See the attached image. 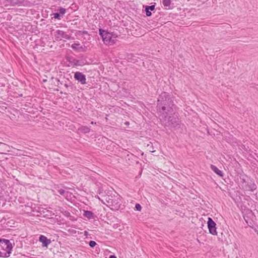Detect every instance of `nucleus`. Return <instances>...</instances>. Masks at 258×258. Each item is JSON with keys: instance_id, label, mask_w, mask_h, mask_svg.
<instances>
[{"instance_id": "35", "label": "nucleus", "mask_w": 258, "mask_h": 258, "mask_svg": "<svg viewBox=\"0 0 258 258\" xmlns=\"http://www.w3.org/2000/svg\"><path fill=\"white\" fill-rule=\"evenodd\" d=\"M3 221V220H1V223H2Z\"/></svg>"}, {"instance_id": "20", "label": "nucleus", "mask_w": 258, "mask_h": 258, "mask_svg": "<svg viewBox=\"0 0 258 258\" xmlns=\"http://www.w3.org/2000/svg\"><path fill=\"white\" fill-rule=\"evenodd\" d=\"M63 214L67 217H71L70 213L68 211H64L62 212Z\"/></svg>"}, {"instance_id": "9", "label": "nucleus", "mask_w": 258, "mask_h": 258, "mask_svg": "<svg viewBox=\"0 0 258 258\" xmlns=\"http://www.w3.org/2000/svg\"><path fill=\"white\" fill-rule=\"evenodd\" d=\"M58 11V12L53 14V18L57 20H61L66 13V10L63 8L60 7Z\"/></svg>"}, {"instance_id": "25", "label": "nucleus", "mask_w": 258, "mask_h": 258, "mask_svg": "<svg viewBox=\"0 0 258 258\" xmlns=\"http://www.w3.org/2000/svg\"><path fill=\"white\" fill-rule=\"evenodd\" d=\"M49 243H42V246L43 247H45L46 248H47L48 247V245Z\"/></svg>"}, {"instance_id": "1", "label": "nucleus", "mask_w": 258, "mask_h": 258, "mask_svg": "<svg viewBox=\"0 0 258 258\" xmlns=\"http://www.w3.org/2000/svg\"><path fill=\"white\" fill-rule=\"evenodd\" d=\"M174 105L173 100L168 93L163 92L159 95L157 100V108L160 113L161 120H166L168 113L172 111Z\"/></svg>"}, {"instance_id": "32", "label": "nucleus", "mask_w": 258, "mask_h": 258, "mask_svg": "<svg viewBox=\"0 0 258 258\" xmlns=\"http://www.w3.org/2000/svg\"><path fill=\"white\" fill-rule=\"evenodd\" d=\"M64 86H65L67 88H68V86H68V84H66L64 85Z\"/></svg>"}, {"instance_id": "4", "label": "nucleus", "mask_w": 258, "mask_h": 258, "mask_svg": "<svg viewBox=\"0 0 258 258\" xmlns=\"http://www.w3.org/2000/svg\"><path fill=\"white\" fill-rule=\"evenodd\" d=\"M6 246V250L4 249V251H0V257H7L10 256L13 245L12 243H4Z\"/></svg>"}, {"instance_id": "7", "label": "nucleus", "mask_w": 258, "mask_h": 258, "mask_svg": "<svg viewBox=\"0 0 258 258\" xmlns=\"http://www.w3.org/2000/svg\"><path fill=\"white\" fill-rule=\"evenodd\" d=\"M168 123L171 127H179L180 126V121L178 118L169 117Z\"/></svg>"}, {"instance_id": "24", "label": "nucleus", "mask_w": 258, "mask_h": 258, "mask_svg": "<svg viewBox=\"0 0 258 258\" xmlns=\"http://www.w3.org/2000/svg\"><path fill=\"white\" fill-rule=\"evenodd\" d=\"M145 11H146V14L147 16L150 17L152 15V13L150 11V10H149L146 8Z\"/></svg>"}, {"instance_id": "21", "label": "nucleus", "mask_w": 258, "mask_h": 258, "mask_svg": "<svg viewBox=\"0 0 258 258\" xmlns=\"http://www.w3.org/2000/svg\"><path fill=\"white\" fill-rule=\"evenodd\" d=\"M135 208L136 210L138 211H141L142 210V207L139 204H136L135 206Z\"/></svg>"}, {"instance_id": "26", "label": "nucleus", "mask_w": 258, "mask_h": 258, "mask_svg": "<svg viewBox=\"0 0 258 258\" xmlns=\"http://www.w3.org/2000/svg\"><path fill=\"white\" fill-rule=\"evenodd\" d=\"M0 242H10V240H8V239H1L0 238Z\"/></svg>"}, {"instance_id": "3", "label": "nucleus", "mask_w": 258, "mask_h": 258, "mask_svg": "<svg viewBox=\"0 0 258 258\" xmlns=\"http://www.w3.org/2000/svg\"><path fill=\"white\" fill-rule=\"evenodd\" d=\"M54 37L56 40H62L66 41L67 40L71 39V36L67 32L60 30H56L54 33Z\"/></svg>"}, {"instance_id": "8", "label": "nucleus", "mask_w": 258, "mask_h": 258, "mask_svg": "<svg viewBox=\"0 0 258 258\" xmlns=\"http://www.w3.org/2000/svg\"><path fill=\"white\" fill-rule=\"evenodd\" d=\"M117 200L115 199H111L110 198H109L108 200L107 201V202L108 203V205L109 206H110L111 209H117L119 208V204L118 202L116 201Z\"/></svg>"}, {"instance_id": "22", "label": "nucleus", "mask_w": 258, "mask_h": 258, "mask_svg": "<svg viewBox=\"0 0 258 258\" xmlns=\"http://www.w3.org/2000/svg\"><path fill=\"white\" fill-rule=\"evenodd\" d=\"M66 191V190H63V189H59L57 190V192L61 195L62 196H64V195L65 194V192Z\"/></svg>"}, {"instance_id": "28", "label": "nucleus", "mask_w": 258, "mask_h": 258, "mask_svg": "<svg viewBox=\"0 0 258 258\" xmlns=\"http://www.w3.org/2000/svg\"><path fill=\"white\" fill-rule=\"evenodd\" d=\"M109 258H117V257L114 255H111L109 256Z\"/></svg>"}, {"instance_id": "23", "label": "nucleus", "mask_w": 258, "mask_h": 258, "mask_svg": "<svg viewBox=\"0 0 258 258\" xmlns=\"http://www.w3.org/2000/svg\"><path fill=\"white\" fill-rule=\"evenodd\" d=\"M146 8L148 9L149 10L153 11L155 9V5L146 6Z\"/></svg>"}, {"instance_id": "18", "label": "nucleus", "mask_w": 258, "mask_h": 258, "mask_svg": "<svg viewBox=\"0 0 258 258\" xmlns=\"http://www.w3.org/2000/svg\"><path fill=\"white\" fill-rule=\"evenodd\" d=\"M72 194L68 191H66L65 192V194L64 195L63 197L67 200H71L72 198Z\"/></svg>"}, {"instance_id": "33", "label": "nucleus", "mask_w": 258, "mask_h": 258, "mask_svg": "<svg viewBox=\"0 0 258 258\" xmlns=\"http://www.w3.org/2000/svg\"><path fill=\"white\" fill-rule=\"evenodd\" d=\"M89 242H95V241H93V240H90Z\"/></svg>"}, {"instance_id": "14", "label": "nucleus", "mask_w": 258, "mask_h": 258, "mask_svg": "<svg viewBox=\"0 0 258 258\" xmlns=\"http://www.w3.org/2000/svg\"><path fill=\"white\" fill-rule=\"evenodd\" d=\"M211 169L217 175H218L220 177L223 176V173L222 171L220 170L216 166L213 165H211Z\"/></svg>"}, {"instance_id": "34", "label": "nucleus", "mask_w": 258, "mask_h": 258, "mask_svg": "<svg viewBox=\"0 0 258 258\" xmlns=\"http://www.w3.org/2000/svg\"><path fill=\"white\" fill-rule=\"evenodd\" d=\"M126 124H128V122H126Z\"/></svg>"}, {"instance_id": "12", "label": "nucleus", "mask_w": 258, "mask_h": 258, "mask_svg": "<svg viewBox=\"0 0 258 258\" xmlns=\"http://www.w3.org/2000/svg\"><path fill=\"white\" fill-rule=\"evenodd\" d=\"M38 238L39 239V241L40 242H51V240L50 239H48L46 236L42 235H40L39 236L38 235H35L33 237V239L32 240L37 241L38 240Z\"/></svg>"}, {"instance_id": "6", "label": "nucleus", "mask_w": 258, "mask_h": 258, "mask_svg": "<svg viewBox=\"0 0 258 258\" xmlns=\"http://www.w3.org/2000/svg\"><path fill=\"white\" fill-rule=\"evenodd\" d=\"M74 78L82 85L86 84V76L82 73L80 72H76L74 75Z\"/></svg>"}, {"instance_id": "29", "label": "nucleus", "mask_w": 258, "mask_h": 258, "mask_svg": "<svg viewBox=\"0 0 258 258\" xmlns=\"http://www.w3.org/2000/svg\"><path fill=\"white\" fill-rule=\"evenodd\" d=\"M82 33L83 34H88V32H87V31H83L82 32Z\"/></svg>"}, {"instance_id": "13", "label": "nucleus", "mask_w": 258, "mask_h": 258, "mask_svg": "<svg viewBox=\"0 0 258 258\" xmlns=\"http://www.w3.org/2000/svg\"><path fill=\"white\" fill-rule=\"evenodd\" d=\"M78 131L83 134H87L90 132V127L87 126L81 125L78 128Z\"/></svg>"}, {"instance_id": "10", "label": "nucleus", "mask_w": 258, "mask_h": 258, "mask_svg": "<svg viewBox=\"0 0 258 258\" xmlns=\"http://www.w3.org/2000/svg\"><path fill=\"white\" fill-rule=\"evenodd\" d=\"M10 4L13 5H19V6H27L28 4V0H10Z\"/></svg>"}, {"instance_id": "30", "label": "nucleus", "mask_w": 258, "mask_h": 258, "mask_svg": "<svg viewBox=\"0 0 258 258\" xmlns=\"http://www.w3.org/2000/svg\"><path fill=\"white\" fill-rule=\"evenodd\" d=\"M84 234H85V235L87 236V235H88V232H87V231H85L84 232Z\"/></svg>"}, {"instance_id": "27", "label": "nucleus", "mask_w": 258, "mask_h": 258, "mask_svg": "<svg viewBox=\"0 0 258 258\" xmlns=\"http://www.w3.org/2000/svg\"><path fill=\"white\" fill-rule=\"evenodd\" d=\"M89 244L91 247L93 248L96 246L97 243H89Z\"/></svg>"}, {"instance_id": "16", "label": "nucleus", "mask_w": 258, "mask_h": 258, "mask_svg": "<svg viewBox=\"0 0 258 258\" xmlns=\"http://www.w3.org/2000/svg\"><path fill=\"white\" fill-rule=\"evenodd\" d=\"M71 63L72 64L75 66H81L83 65L81 60L76 59H73V60L71 61Z\"/></svg>"}, {"instance_id": "19", "label": "nucleus", "mask_w": 258, "mask_h": 258, "mask_svg": "<svg viewBox=\"0 0 258 258\" xmlns=\"http://www.w3.org/2000/svg\"><path fill=\"white\" fill-rule=\"evenodd\" d=\"M79 43H73L71 45V48L74 50H78V46H79Z\"/></svg>"}, {"instance_id": "2", "label": "nucleus", "mask_w": 258, "mask_h": 258, "mask_svg": "<svg viewBox=\"0 0 258 258\" xmlns=\"http://www.w3.org/2000/svg\"><path fill=\"white\" fill-rule=\"evenodd\" d=\"M99 31L105 44L112 45L116 42L117 36L115 34L109 32L102 29H100Z\"/></svg>"}, {"instance_id": "17", "label": "nucleus", "mask_w": 258, "mask_h": 258, "mask_svg": "<svg viewBox=\"0 0 258 258\" xmlns=\"http://www.w3.org/2000/svg\"><path fill=\"white\" fill-rule=\"evenodd\" d=\"M162 5L164 6V7H169L170 5H171V0H162Z\"/></svg>"}, {"instance_id": "11", "label": "nucleus", "mask_w": 258, "mask_h": 258, "mask_svg": "<svg viewBox=\"0 0 258 258\" xmlns=\"http://www.w3.org/2000/svg\"><path fill=\"white\" fill-rule=\"evenodd\" d=\"M83 216L89 220L95 219L96 218H97V216L94 213H93L92 211L88 210L84 211Z\"/></svg>"}, {"instance_id": "15", "label": "nucleus", "mask_w": 258, "mask_h": 258, "mask_svg": "<svg viewBox=\"0 0 258 258\" xmlns=\"http://www.w3.org/2000/svg\"><path fill=\"white\" fill-rule=\"evenodd\" d=\"M256 188V185L253 182H249V184L248 185L247 187H246V189L248 190L253 191Z\"/></svg>"}, {"instance_id": "31", "label": "nucleus", "mask_w": 258, "mask_h": 258, "mask_svg": "<svg viewBox=\"0 0 258 258\" xmlns=\"http://www.w3.org/2000/svg\"><path fill=\"white\" fill-rule=\"evenodd\" d=\"M91 124H96V122H94V121H91Z\"/></svg>"}, {"instance_id": "5", "label": "nucleus", "mask_w": 258, "mask_h": 258, "mask_svg": "<svg viewBox=\"0 0 258 258\" xmlns=\"http://www.w3.org/2000/svg\"><path fill=\"white\" fill-rule=\"evenodd\" d=\"M207 224H208V227L210 233L213 235L216 234H217L216 227V224L211 218H210V217L208 218Z\"/></svg>"}]
</instances>
